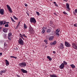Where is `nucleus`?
Masks as SVG:
<instances>
[{"label": "nucleus", "instance_id": "nucleus-1", "mask_svg": "<svg viewBox=\"0 0 77 77\" xmlns=\"http://www.w3.org/2000/svg\"><path fill=\"white\" fill-rule=\"evenodd\" d=\"M18 42L20 45H24V41H23V39H22V38H19L18 41Z\"/></svg>", "mask_w": 77, "mask_h": 77}, {"label": "nucleus", "instance_id": "nucleus-2", "mask_svg": "<svg viewBox=\"0 0 77 77\" xmlns=\"http://www.w3.org/2000/svg\"><path fill=\"white\" fill-rule=\"evenodd\" d=\"M30 21V23H32L34 24H35L36 23V20H35V19L34 17H31Z\"/></svg>", "mask_w": 77, "mask_h": 77}, {"label": "nucleus", "instance_id": "nucleus-3", "mask_svg": "<svg viewBox=\"0 0 77 77\" xmlns=\"http://www.w3.org/2000/svg\"><path fill=\"white\" fill-rule=\"evenodd\" d=\"M19 65L21 67H24L26 66L27 64L25 62H22L21 63H20Z\"/></svg>", "mask_w": 77, "mask_h": 77}, {"label": "nucleus", "instance_id": "nucleus-4", "mask_svg": "<svg viewBox=\"0 0 77 77\" xmlns=\"http://www.w3.org/2000/svg\"><path fill=\"white\" fill-rule=\"evenodd\" d=\"M59 32H60V30H59V29H56L55 32V34L58 37H59V36H60V34L59 33Z\"/></svg>", "mask_w": 77, "mask_h": 77}, {"label": "nucleus", "instance_id": "nucleus-5", "mask_svg": "<svg viewBox=\"0 0 77 77\" xmlns=\"http://www.w3.org/2000/svg\"><path fill=\"white\" fill-rule=\"evenodd\" d=\"M65 45L67 47H71V45L70 43L67 42H65Z\"/></svg>", "mask_w": 77, "mask_h": 77}, {"label": "nucleus", "instance_id": "nucleus-6", "mask_svg": "<svg viewBox=\"0 0 77 77\" xmlns=\"http://www.w3.org/2000/svg\"><path fill=\"white\" fill-rule=\"evenodd\" d=\"M7 9H8V11L11 13H12V9L11 8V7L9 6L8 5H7Z\"/></svg>", "mask_w": 77, "mask_h": 77}, {"label": "nucleus", "instance_id": "nucleus-7", "mask_svg": "<svg viewBox=\"0 0 77 77\" xmlns=\"http://www.w3.org/2000/svg\"><path fill=\"white\" fill-rule=\"evenodd\" d=\"M58 48L59 49H62V50H63V49L64 48V46H63V44L61 43L60 45V46L58 47Z\"/></svg>", "mask_w": 77, "mask_h": 77}, {"label": "nucleus", "instance_id": "nucleus-8", "mask_svg": "<svg viewBox=\"0 0 77 77\" xmlns=\"http://www.w3.org/2000/svg\"><path fill=\"white\" fill-rule=\"evenodd\" d=\"M72 47L74 49L77 50V45H75V43H72Z\"/></svg>", "mask_w": 77, "mask_h": 77}, {"label": "nucleus", "instance_id": "nucleus-9", "mask_svg": "<svg viewBox=\"0 0 77 77\" xmlns=\"http://www.w3.org/2000/svg\"><path fill=\"white\" fill-rule=\"evenodd\" d=\"M8 30H9V29L6 28H5L3 29H2V30L3 32L5 33H7Z\"/></svg>", "mask_w": 77, "mask_h": 77}, {"label": "nucleus", "instance_id": "nucleus-10", "mask_svg": "<svg viewBox=\"0 0 77 77\" xmlns=\"http://www.w3.org/2000/svg\"><path fill=\"white\" fill-rule=\"evenodd\" d=\"M66 8L67 9L68 11H69L70 10V8H69V5L68 3H66Z\"/></svg>", "mask_w": 77, "mask_h": 77}, {"label": "nucleus", "instance_id": "nucleus-11", "mask_svg": "<svg viewBox=\"0 0 77 77\" xmlns=\"http://www.w3.org/2000/svg\"><path fill=\"white\" fill-rule=\"evenodd\" d=\"M4 10L3 9H0V13L1 15H4Z\"/></svg>", "mask_w": 77, "mask_h": 77}, {"label": "nucleus", "instance_id": "nucleus-12", "mask_svg": "<svg viewBox=\"0 0 77 77\" xmlns=\"http://www.w3.org/2000/svg\"><path fill=\"white\" fill-rule=\"evenodd\" d=\"M64 66V64H63V63H62L60 66V69H63Z\"/></svg>", "mask_w": 77, "mask_h": 77}, {"label": "nucleus", "instance_id": "nucleus-13", "mask_svg": "<svg viewBox=\"0 0 77 77\" xmlns=\"http://www.w3.org/2000/svg\"><path fill=\"white\" fill-rule=\"evenodd\" d=\"M54 38V36H52L49 38L48 39L49 41H52Z\"/></svg>", "mask_w": 77, "mask_h": 77}, {"label": "nucleus", "instance_id": "nucleus-14", "mask_svg": "<svg viewBox=\"0 0 77 77\" xmlns=\"http://www.w3.org/2000/svg\"><path fill=\"white\" fill-rule=\"evenodd\" d=\"M57 43V42H56V41H55L51 43L50 45H55Z\"/></svg>", "mask_w": 77, "mask_h": 77}, {"label": "nucleus", "instance_id": "nucleus-15", "mask_svg": "<svg viewBox=\"0 0 77 77\" xmlns=\"http://www.w3.org/2000/svg\"><path fill=\"white\" fill-rule=\"evenodd\" d=\"M20 69L23 73H27V70H25L23 69Z\"/></svg>", "mask_w": 77, "mask_h": 77}, {"label": "nucleus", "instance_id": "nucleus-16", "mask_svg": "<svg viewBox=\"0 0 77 77\" xmlns=\"http://www.w3.org/2000/svg\"><path fill=\"white\" fill-rule=\"evenodd\" d=\"M45 27H43L42 28V34H44V33L45 32Z\"/></svg>", "mask_w": 77, "mask_h": 77}, {"label": "nucleus", "instance_id": "nucleus-17", "mask_svg": "<svg viewBox=\"0 0 77 77\" xmlns=\"http://www.w3.org/2000/svg\"><path fill=\"white\" fill-rule=\"evenodd\" d=\"M5 61L6 66H8L9 65V63L8 61L7 60H6Z\"/></svg>", "mask_w": 77, "mask_h": 77}, {"label": "nucleus", "instance_id": "nucleus-18", "mask_svg": "<svg viewBox=\"0 0 77 77\" xmlns=\"http://www.w3.org/2000/svg\"><path fill=\"white\" fill-rule=\"evenodd\" d=\"M70 66H71L72 69H74V68H75V66L74 64H71Z\"/></svg>", "mask_w": 77, "mask_h": 77}, {"label": "nucleus", "instance_id": "nucleus-19", "mask_svg": "<svg viewBox=\"0 0 77 77\" xmlns=\"http://www.w3.org/2000/svg\"><path fill=\"white\" fill-rule=\"evenodd\" d=\"M47 59H49V60H50V61H51L52 60V58H51L49 56H47Z\"/></svg>", "mask_w": 77, "mask_h": 77}, {"label": "nucleus", "instance_id": "nucleus-20", "mask_svg": "<svg viewBox=\"0 0 77 77\" xmlns=\"http://www.w3.org/2000/svg\"><path fill=\"white\" fill-rule=\"evenodd\" d=\"M33 30L32 29H30V30H29V32L31 34H32L33 33Z\"/></svg>", "mask_w": 77, "mask_h": 77}, {"label": "nucleus", "instance_id": "nucleus-21", "mask_svg": "<svg viewBox=\"0 0 77 77\" xmlns=\"http://www.w3.org/2000/svg\"><path fill=\"white\" fill-rule=\"evenodd\" d=\"M73 14L75 15L76 14H77V9H75V11H73Z\"/></svg>", "mask_w": 77, "mask_h": 77}, {"label": "nucleus", "instance_id": "nucleus-22", "mask_svg": "<svg viewBox=\"0 0 77 77\" xmlns=\"http://www.w3.org/2000/svg\"><path fill=\"white\" fill-rule=\"evenodd\" d=\"M47 32L48 33H50L51 32V29H48L47 30Z\"/></svg>", "mask_w": 77, "mask_h": 77}, {"label": "nucleus", "instance_id": "nucleus-23", "mask_svg": "<svg viewBox=\"0 0 77 77\" xmlns=\"http://www.w3.org/2000/svg\"><path fill=\"white\" fill-rule=\"evenodd\" d=\"M6 72V70L5 69H2V71H1V72H2V73H5Z\"/></svg>", "mask_w": 77, "mask_h": 77}, {"label": "nucleus", "instance_id": "nucleus-24", "mask_svg": "<svg viewBox=\"0 0 77 77\" xmlns=\"http://www.w3.org/2000/svg\"><path fill=\"white\" fill-rule=\"evenodd\" d=\"M24 27L25 29H26L27 28V26H26V24L24 23Z\"/></svg>", "mask_w": 77, "mask_h": 77}, {"label": "nucleus", "instance_id": "nucleus-25", "mask_svg": "<svg viewBox=\"0 0 77 77\" xmlns=\"http://www.w3.org/2000/svg\"><path fill=\"white\" fill-rule=\"evenodd\" d=\"M44 42H45L46 44H48V41L47 40L45 39V40H44Z\"/></svg>", "mask_w": 77, "mask_h": 77}, {"label": "nucleus", "instance_id": "nucleus-26", "mask_svg": "<svg viewBox=\"0 0 77 77\" xmlns=\"http://www.w3.org/2000/svg\"><path fill=\"white\" fill-rule=\"evenodd\" d=\"M63 63L64 65H67V64H68V63H67V62H66V61H63Z\"/></svg>", "mask_w": 77, "mask_h": 77}, {"label": "nucleus", "instance_id": "nucleus-27", "mask_svg": "<svg viewBox=\"0 0 77 77\" xmlns=\"http://www.w3.org/2000/svg\"><path fill=\"white\" fill-rule=\"evenodd\" d=\"M3 24V21H0V26H2Z\"/></svg>", "mask_w": 77, "mask_h": 77}, {"label": "nucleus", "instance_id": "nucleus-28", "mask_svg": "<svg viewBox=\"0 0 77 77\" xmlns=\"http://www.w3.org/2000/svg\"><path fill=\"white\" fill-rule=\"evenodd\" d=\"M53 3H54V4H55V6H57V7L58 6V5H57V4L56 2H53Z\"/></svg>", "mask_w": 77, "mask_h": 77}, {"label": "nucleus", "instance_id": "nucleus-29", "mask_svg": "<svg viewBox=\"0 0 77 77\" xmlns=\"http://www.w3.org/2000/svg\"><path fill=\"white\" fill-rule=\"evenodd\" d=\"M11 35H12V32H11L8 33V36H11Z\"/></svg>", "mask_w": 77, "mask_h": 77}, {"label": "nucleus", "instance_id": "nucleus-30", "mask_svg": "<svg viewBox=\"0 0 77 77\" xmlns=\"http://www.w3.org/2000/svg\"><path fill=\"white\" fill-rule=\"evenodd\" d=\"M5 27H9V24L7 23V24L5 25Z\"/></svg>", "mask_w": 77, "mask_h": 77}, {"label": "nucleus", "instance_id": "nucleus-31", "mask_svg": "<svg viewBox=\"0 0 77 77\" xmlns=\"http://www.w3.org/2000/svg\"><path fill=\"white\" fill-rule=\"evenodd\" d=\"M13 18L15 19V20H18V18H17V17H15V16H13Z\"/></svg>", "mask_w": 77, "mask_h": 77}, {"label": "nucleus", "instance_id": "nucleus-32", "mask_svg": "<svg viewBox=\"0 0 77 77\" xmlns=\"http://www.w3.org/2000/svg\"><path fill=\"white\" fill-rule=\"evenodd\" d=\"M22 36H23V37H25V38H27V36L25 35L23 33V34H22Z\"/></svg>", "mask_w": 77, "mask_h": 77}, {"label": "nucleus", "instance_id": "nucleus-33", "mask_svg": "<svg viewBox=\"0 0 77 77\" xmlns=\"http://www.w3.org/2000/svg\"><path fill=\"white\" fill-rule=\"evenodd\" d=\"M63 13L64 14V15H68V13H66L65 11H63Z\"/></svg>", "mask_w": 77, "mask_h": 77}, {"label": "nucleus", "instance_id": "nucleus-34", "mask_svg": "<svg viewBox=\"0 0 77 77\" xmlns=\"http://www.w3.org/2000/svg\"><path fill=\"white\" fill-rule=\"evenodd\" d=\"M11 21H12L13 22H14V23H15V21H14V19H13V18H12L11 17Z\"/></svg>", "mask_w": 77, "mask_h": 77}, {"label": "nucleus", "instance_id": "nucleus-35", "mask_svg": "<svg viewBox=\"0 0 77 77\" xmlns=\"http://www.w3.org/2000/svg\"><path fill=\"white\" fill-rule=\"evenodd\" d=\"M8 38L9 40H11V38L10 36H8Z\"/></svg>", "mask_w": 77, "mask_h": 77}, {"label": "nucleus", "instance_id": "nucleus-36", "mask_svg": "<svg viewBox=\"0 0 77 77\" xmlns=\"http://www.w3.org/2000/svg\"><path fill=\"white\" fill-rule=\"evenodd\" d=\"M36 13L37 14V15H40V14H39V12L37 11L36 12Z\"/></svg>", "mask_w": 77, "mask_h": 77}, {"label": "nucleus", "instance_id": "nucleus-37", "mask_svg": "<svg viewBox=\"0 0 77 77\" xmlns=\"http://www.w3.org/2000/svg\"><path fill=\"white\" fill-rule=\"evenodd\" d=\"M4 23H3V25H4V24H6V21H3Z\"/></svg>", "mask_w": 77, "mask_h": 77}, {"label": "nucleus", "instance_id": "nucleus-38", "mask_svg": "<svg viewBox=\"0 0 77 77\" xmlns=\"http://www.w3.org/2000/svg\"><path fill=\"white\" fill-rule=\"evenodd\" d=\"M4 47H5V46H6V45H7V44H6V42H4Z\"/></svg>", "mask_w": 77, "mask_h": 77}, {"label": "nucleus", "instance_id": "nucleus-39", "mask_svg": "<svg viewBox=\"0 0 77 77\" xmlns=\"http://www.w3.org/2000/svg\"><path fill=\"white\" fill-rule=\"evenodd\" d=\"M3 36L5 37V38H6V34H3Z\"/></svg>", "mask_w": 77, "mask_h": 77}, {"label": "nucleus", "instance_id": "nucleus-40", "mask_svg": "<svg viewBox=\"0 0 77 77\" xmlns=\"http://www.w3.org/2000/svg\"><path fill=\"white\" fill-rule=\"evenodd\" d=\"M20 23H21V22H19L18 23V24H17V26H20Z\"/></svg>", "mask_w": 77, "mask_h": 77}, {"label": "nucleus", "instance_id": "nucleus-41", "mask_svg": "<svg viewBox=\"0 0 77 77\" xmlns=\"http://www.w3.org/2000/svg\"><path fill=\"white\" fill-rule=\"evenodd\" d=\"M74 26H75V27H77V24L75 23V24H74Z\"/></svg>", "mask_w": 77, "mask_h": 77}, {"label": "nucleus", "instance_id": "nucleus-42", "mask_svg": "<svg viewBox=\"0 0 77 77\" xmlns=\"http://www.w3.org/2000/svg\"><path fill=\"white\" fill-rule=\"evenodd\" d=\"M20 37L21 38V37H23V35H22V34H20Z\"/></svg>", "mask_w": 77, "mask_h": 77}, {"label": "nucleus", "instance_id": "nucleus-43", "mask_svg": "<svg viewBox=\"0 0 77 77\" xmlns=\"http://www.w3.org/2000/svg\"><path fill=\"white\" fill-rule=\"evenodd\" d=\"M24 5H25V6H26V7H27V6H28L27 4H26V3H25V4H24Z\"/></svg>", "mask_w": 77, "mask_h": 77}, {"label": "nucleus", "instance_id": "nucleus-44", "mask_svg": "<svg viewBox=\"0 0 77 77\" xmlns=\"http://www.w3.org/2000/svg\"><path fill=\"white\" fill-rule=\"evenodd\" d=\"M63 1H64V2H68V0H63Z\"/></svg>", "mask_w": 77, "mask_h": 77}, {"label": "nucleus", "instance_id": "nucleus-45", "mask_svg": "<svg viewBox=\"0 0 77 77\" xmlns=\"http://www.w3.org/2000/svg\"><path fill=\"white\" fill-rule=\"evenodd\" d=\"M19 27V26H18V25L17 26H16V29H18V27Z\"/></svg>", "mask_w": 77, "mask_h": 77}, {"label": "nucleus", "instance_id": "nucleus-46", "mask_svg": "<svg viewBox=\"0 0 77 77\" xmlns=\"http://www.w3.org/2000/svg\"><path fill=\"white\" fill-rule=\"evenodd\" d=\"M53 53L54 54H55V53H56V52L55 51H53Z\"/></svg>", "mask_w": 77, "mask_h": 77}, {"label": "nucleus", "instance_id": "nucleus-47", "mask_svg": "<svg viewBox=\"0 0 77 77\" xmlns=\"http://www.w3.org/2000/svg\"><path fill=\"white\" fill-rule=\"evenodd\" d=\"M14 56H10V57L11 58H14Z\"/></svg>", "mask_w": 77, "mask_h": 77}, {"label": "nucleus", "instance_id": "nucleus-48", "mask_svg": "<svg viewBox=\"0 0 77 77\" xmlns=\"http://www.w3.org/2000/svg\"><path fill=\"white\" fill-rule=\"evenodd\" d=\"M14 59H17V57H14Z\"/></svg>", "mask_w": 77, "mask_h": 77}, {"label": "nucleus", "instance_id": "nucleus-49", "mask_svg": "<svg viewBox=\"0 0 77 77\" xmlns=\"http://www.w3.org/2000/svg\"><path fill=\"white\" fill-rule=\"evenodd\" d=\"M54 15H57V14H56V13H54Z\"/></svg>", "mask_w": 77, "mask_h": 77}, {"label": "nucleus", "instance_id": "nucleus-50", "mask_svg": "<svg viewBox=\"0 0 77 77\" xmlns=\"http://www.w3.org/2000/svg\"><path fill=\"white\" fill-rule=\"evenodd\" d=\"M26 14H27V15H28V16H29V14L28 13H26Z\"/></svg>", "mask_w": 77, "mask_h": 77}, {"label": "nucleus", "instance_id": "nucleus-51", "mask_svg": "<svg viewBox=\"0 0 77 77\" xmlns=\"http://www.w3.org/2000/svg\"><path fill=\"white\" fill-rule=\"evenodd\" d=\"M21 38H22V39H23V40H24V38H23V37L22 36L21 37Z\"/></svg>", "mask_w": 77, "mask_h": 77}, {"label": "nucleus", "instance_id": "nucleus-52", "mask_svg": "<svg viewBox=\"0 0 77 77\" xmlns=\"http://www.w3.org/2000/svg\"><path fill=\"white\" fill-rule=\"evenodd\" d=\"M17 77H20V76H19V75H17Z\"/></svg>", "mask_w": 77, "mask_h": 77}, {"label": "nucleus", "instance_id": "nucleus-53", "mask_svg": "<svg viewBox=\"0 0 77 77\" xmlns=\"http://www.w3.org/2000/svg\"><path fill=\"white\" fill-rule=\"evenodd\" d=\"M47 46L46 45H45V48H47Z\"/></svg>", "mask_w": 77, "mask_h": 77}, {"label": "nucleus", "instance_id": "nucleus-54", "mask_svg": "<svg viewBox=\"0 0 77 77\" xmlns=\"http://www.w3.org/2000/svg\"><path fill=\"white\" fill-rule=\"evenodd\" d=\"M0 55H2V53H0Z\"/></svg>", "mask_w": 77, "mask_h": 77}, {"label": "nucleus", "instance_id": "nucleus-55", "mask_svg": "<svg viewBox=\"0 0 77 77\" xmlns=\"http://www.w3.org/2000/svg\"><path fill=\"white\" fill-rule=\"evenodd\" d=\"M1 73H0V75H2V73H2V72H1Z\"/></svg>", "mask_w": 77, "mask_h": 77}, {"label": "nucleus", "instance_id": "nucleus-56", "mask_svg": "<svg viewBox=\"0 0 77 77\" xmlns=\"http://www.w3.org/2000/svg\"><path fill=\"white\" fill-rule=\"evenodd\" d=\"M2 29V28L1 27H0V30H1Z\"/></svg>", "mask_w": 77, "mask_h": 77}, {"label": "nucleus", "instance_id": "nucleus-57", "mask_svg": "<svg viewBox=\"0 0 77 77\" xmlns=\"http://www.w3.org/2000/svg\"><path fill=\"white\" fill-rule=\"evenodd\" d=\"M6 23H9V22H6Z\"/></svg>", "mask_w": 77, "mask_h": 77}]
</instances>
